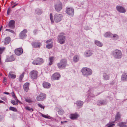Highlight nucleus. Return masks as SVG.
Segmentation results:
<instances>
[{"mask_svg": "<svg viewBox=\"0 0 127 127\" xmlns=\"http://www.w3.org/2000/svg\"><path fill=\"white\" fill-rule=\"evenodd\" d=\"M15 58L14 56L13 55H12L10 57L7 58L6 60L7 62H12L14 61Z\"/></svg>", "mask_w": 127, "mask_h": 127, "instance_id": "nucleus-21", "label": "nucleus"}, {"mask_svg": "<svg viewBox=\"0 0 127 127\" xmlns=\"http://www.w3.org/2000/svg\"><path fill=\"white\" fill-rule=\"evenodd\" d=\"M11 11V10L10 9V8H8L7 10V14L9 15Z\"/></svg>", "mask_w": 127, "mask_h": 127, "instance_id": "nucleus-48", "label": "nucleus"}, {"mask_svg": "<svg viewBox=\"0 0 127 127\" xmlns=\"http://www.w3.org/2000/svg\"><path fill=\"white\" fill-rule=\"evenodd\" d=\"M110 77L109 76L106 74L104 73L103 75V79L105 80H108Z\"/></svg>", "mask_w": 127, "mask_h": 127, "instance_id": "nucleus-27", "label": "nucleus"}, {"mask_svg": "<svg viewBox=\"0 0 127 127\" xmlns=\"http://www.w3.org/2000/svg\"><path fill=\"white\" fill-rule=\"evenodd\" d=\"M29 83L27 82L25 83L23 85L24 89L26 92H27L29 89Z\"/></svg>", "mask_w": 127, "mask_h": 127, "instance_id": "nucleus-19", "label": "nucleus"}, {"mask_svg": "<svg viewBox=\"0 0 127 127\" xmlns=\"http://www.w3.org/2000/svg\"><path fill=\"white\" fill-rule=\"evenodd\" d=\"M38 72L36 70H33L31 71L30 75L32 79H36L37 78Z\"/></svg>", "mask_w": 127, "mask_h": 127, "instance_id": "nucleus-5", "label": "nucleus"}, {"mask_svg": "<svg viewBox=\"0 0 127 127\" xmlns=\"http://www.w3.org/2000/svg\"><path fill=\"white\" fill-rule=\"evenodd\" d=\"M4 94L6 95H9V93L6 92H4Z\"/></svg>", "mask_w": 127, "mask_h": 127, "instance_id": "nucleus-57", "label": "nucleus"}, {"mask_svg": "<svg viewBox=\"0 0 127 127\" xmlns=\"http://www.w3.org/2000/svg\"><path fill=\"white\" fill-rule=\"evenodd\" d=\"M1 29H0V31H1Z\"/></svg>", "mask_w": 127, "mask_h": 127, "instance_id": "nucleus-63", "label": "nucleus"}, {"mask_svg": "<svg viewBox=\"0 0 127 127\" xmlns=\"http://www.w3.org/2000/svg\"><path fill=\"white\" fill-rule=\"evenodd\" d=\"M58 113L59 114L62 115L64 113V111L63 110L61 109L58 111Z\"/></svg>", "mask_w": 127, "mask_h": 127, "instance_id": "nucleus-40", "label": "nucleus"}, {"mask_svg": "<svg viewBox=\"0 0 127 127\" xmlns=\"http://www.w3.org/2000/svg\"><path fill=\"white\" fill-rule=\"evenodd\" d=\"M62 17V15L57 13L54 16L55 22L56 23H58L61 21Z\"/></svg>", "mask_w": 127, "mask_h": 127, "instance_id": "nucleus-7", "label": "nucleus"}, {"mask_svg": "<svg viewBox=\"0 0 127 127\" xmlns=\"http://www.w3.org/2000/svg\"><path fill=\"white\" fill-rule=\"evenodd\" d=\"M121 80L122 81L125 82L127 81V73L124 71L121 76Z\"/></svg>", "mask_w": 127, "mask_h": 127, "instance_id": "nucleus-14", "label": "nucleus"}, {"mask_svg": "<svg viewBox=\"0 0 127 127\" xmlns=\"http://www.w3.org/2000/svg\"><path fill=\"white\" fill-rule=\"evenodd\" d=\"M27 32V30L26 29H24L19 34V37L21 39H23L26 37L27 36L26 33Z\"/></svg>", "mask_w": 127, "mask_h": 127, "instance_id": "nucleus-9", "label": "nucleus"}, {"mask_svg": "<svg viewBox=\"0 0 127 127\" xmlns=\"http://www.w3.org/2000/svg\"><path fill=\"white\" fill-rule=\"evenodd\" d=\"M78 106H81L83 104V102L81 101H79L76 103Z\"/></svg>", "mask_w": 127, "mask_h": 127, "instance_id": "nucleus-35", "label": "nucleus"}, {"mask_svg": "<svg viewBox=\"0 0 127 127\" xmlns=\"http://www.w3.org/2000/svg\"><path fill=\"white\" fill-rule=\"evenodd\" d=\"M115 121L110 122L108 124H107L108 126L107 127H113L115 125L114 123Z\"/></svg>", "mask_w": 127, "mask_h": 127, "instance_id": "nucleus-31", "label": "nucleus"}, {"mask_svg": "<svg viewBox=\"0 0 127 127\" xmlns=\"http://www.w3.org/2000/svg\"><path fill=\"white\" fill-rule=\"evenodd\" d=\"M67 121H61V124H63L64 123H67Z\"/></svg>", "mask_w": 127, "mask_h": 127, "instance_id": "nucleus-53", "label": "nucleus"}, {"mask_svg": "<svg viewBox=\"0 0 127 127\" xmlns=\"http://www.w3.org/2000/svg\"><path fill=\"white\" fill-rule=\"evenodd\" d=\"M9 109L10 110L16 112L17 111V109L14 107L10 106L9 108Z\"/></svg>", "mask_w": 127, "mask_h": 127, "instance_id": "nucleus-39", "label": "nucleus"}, {"mask_svg": "<svg viewBox=\"0 0 127 127\" xmlns=\"http://www.w3.org/2000/svg\"><path fill=\"white\" fill-rule=\"evenodd\" d=\"M52 40V39H50L47 40L46 41V43H47L49 42H50Z\"/></svg>", "mask_w": 127, "mask_h": 127, "instance_id": "nucleus-52", "label": "nucleus"}, {"mask_svg": "<svg viewBox=\"0 0 127 127\" xmlns=\"http://www.w3.org/2000/svg\"><path fill=\"white\" fill-rule=\"evenodd\" d=\"M16 55L20 56L22 54L23 50L21 48H19L16 49L14 51Z\"/></svg>", "mask_w": 127, "mask_h": 127, "instance_id": "nucleus-11", "label": "nucleus"}, {"mask_svg": "<svg viewBox=\"0 0 127 127\" xmlns=\"http://www.w3.org/2000/svg\"><path fill=\"white\" fill-rule=\"evenodd\" d=\"M117 10L119 12L125 13L126 12V10L123 7L120 5H117L116 7Z\"/></svg>", "mask_w": 127, "mask_h": 127, "instance_id": "nucleus-12", "label": "nucleus"}, {"mask_svg": "<svg viewBox=\"0 0 127 127\" xmlns=\"http://www.w3.org/2000/svg\"><path fill=\"white\" fill-rule=\"evenodd\" d=\"M121 116L120 113L118 112L115 116V120L114 121L115 122L116 121L120 120L121 118Z\"/></svg>", "mask_w": 127, "mask_h": 127, "instance_id": "nucleus-25", "label": "nucleus"}, {"mask_svg": "<svg viewBox=\"0 0 127 127\" xmlns=\"http://www.w3.org/2000/svg\"><path fill=\"white\" fill-rule=\"evenodd\" d=\"M126 124V123L122 122L118 123L117 125L120 127H126L127 126L125 125Z\"/></svg>", "mask_w": 127, "mask_h": 127, "instance_id": "nucleus-22", "label": "nucleus"}, {"mask_svg": "<svg viewBox=\"0 0 127 127\" xmlns=\"http://www.w3.org/2000/svg\"><path fill=\"white\" fill-rule=\"evenodd\" d=\"M106 103V100H102L98 101L97 102V104L98 105H103L105 104Z\"/></svg>", "mask_w": 127, "mask_h": 127, "instance_id": "nucleus-20", "label": "nucleus"}, {"mask_svg": "<svg viewBox=\"0 0 127 127\" xmlns=\"http://www.w3.org/2000/svg\"><path fill=\"white\" fill-rule=\"evenodd\" d=\"M41 115L44 118H48L49 116H47L46 115H44L42 113L41 114Z\"/></svg>", "mask_w": 127, "mask_h": 127, "instance_id": "nucleus-49", "label": "nucleus"}, {"mask_svg": "<svg viewBox=\"0 0 127 127\" xmlns=\"http://www.w3.org/2000/svg\"><path fill=\"white\" fill-rule=\"evenodd\" d=\"M24 73L23 72L22 74L20 75L19 77V81H22V78L24 77Z\"/></svg>", "mask_w": 127, "mask_h": 127, "instance_id": "nucleus-41", "label": "nucleus"}, {"mask_svg": "<svg viewBox=\"0 0 127 127\" xmlns=\"http://www.w3.org/2000/svg\"><path fill=\"white\" fill-rule=\"evenodd\" d=\"M50 19L52 24L54 23V21L52 15V13H51L50 15Z\"/></svg>", "mask_w": 127, "mask_h": 127, "instance_id": "nucleus-44", "label": "nucleus"}, {"mask_svg": "<svg viewBox=\"0 0 127 127\" xmlns=\"http://www.w3.org/2000/svg\"><path fill=\"white\" fill-rule=\"evenodd\" d=\"M112 34L110 32H107L104 34V36L105 37H111L112 36Z\"/></svg>", "mask_w": 127, "mask_h": 127, "instance_id": "nucleus-34", "label": "nucleus"}, {"mask_svg": "<svg viewBox=\"0 0 127 127\" xmlns=\"http://www.w3.org/2000/svg\"><path fill=\"white\" fill-rule=\"evenodd\" d=\"M92 95V94H91L90 95V96L92 97H93L94 96V95Z\"/></svg>", "mask_w": 127, "mask_h": 127, "instance_id": "nucleus-60", "label": "nucleus"}, {"mask_svg": "<svg viewBox=\"0 0 127 127\" xmlns=\"http://www.w3.org/2000/svg\"><path fill=\"white\" fill-rule=\"evenodd\" d=\"M4 103V101H3L1 100H0V103Z\"/></svg>", "mask_w": 127, "mask_h": 127, "instance_id": "nucleus-59", "label": "nucleus"}, {"mask_svg": "<svg viewBox=\"0 0 127 127\" xmlns=\"http://www.w3.org/2000/svg\"><path fill=\"white\" fill-rule=\"evenodd\" d=\"M25 108L26 110H28L29 111H30L31 110H32V111H33V109L32 108H31L30 107L28 106L26 107H25Z\"/></svg>", "mask_w": 127, "mask_h": 127, "instance_id": "nucleus-43", "label": "nucleus"}, {"mask_svg": "<svg viewBox=\"0 0 127 127\" xmlns=\"http://www.w3.org/2000/svg\"><path fill=\"white\" fill-rule=\"evenodd\" d=\"M60 77V74L59 73H56L53 74L52 78V79L54 80H58Z\"/></svg>", "mask_w": 127, "mask_h": 127, "instance_id": "nucleus-18", "label": "nucleus"}, {"mask_svg": "<svg viewBox=\"0 0 127 127\" xmlns=\"http://www.w3.org/2000/svg\"><path fill=\"white\" fill-rule=\"evenodd\" d=\"M78 117V115L76 114H72L70 116V118L72 119L77 118Z\"/></svg>", "mask_w": 127, "mask_h": 127, "instance_id": "nucleus-26", "label": "nucleus"}, {"mask_svg": "<svg viewBox=\"0 0 127 127\" xmlns=\"http://www.w3.org/2000/svg\"><path fill=\"white\" fill-rule=\"evenodd\" d=\"M11 103L13 105H18V104L17 102H16L14 100H11Z\"/></svg>", "mask_w": 127, "mask_h": 127, "instance_id": "nucleus-42", "label": "nucleus"}, {"mask_svg": "<svg viewBox=\"0 0 127 127\" xmlns=\"http://www.w3.org/2000/svg\"><path fill=\"white\" fill-rule=\"evenodd\" d=\"M25 101L29 103H32L33 102L32 101V100L30 98H25Z\"/></svg>", "mask_w": 127, "mask_h": 127, "instance_id": "nucleus-38", "label": "nucleus"}, {"mask_svg": "<svg viewBox=\"0 0 127 127\" xmlns=\"http://www.w3.org/2000/svg\"><path fill=\"white\" fill-rule=\"evenodd\" d=\"M112 55L114 58L117 59H120L122 56L121 51L118 49H116L113 51Z\"/></svg>", "mask_w": 127, "mask_h": 127, "instance_id": "nucleus-1", "label": "nucleus"}, {"mask_svg": "<svg viewBox=\"0 0 127 127\" xmlns=\"http://www.w3.org/2000/svg\"><path fill=\"white\" fill-rule=\"evenodd\" d=\"M7 81V79L5 77H4L3 78V83H4L5 82H6Z\"/></svg>", "mask_w": 127, "mask_h": 127, "instance_id": "nucleus-50", "label": "nucleus"}, {"mask_svg": "<svg viewBox=\"0 0 127 127\" xmlns=\"http://www.w3.org/2000/svg\"><path fill=\"white\" fill-rule=\"evenodd\" d=\"M44 62V61L43 59L37 58L35 60L32 62V64L34 65H40L43 63Z\"/></svg>", "mask_w": 127, "mask_h": 127, "instance_id": "nucleus-6", "label": "nucleus"}, {"mask_svg": "<svg viewBox=\"0 0 127 127\" xmlns=\"http://www.w3.org/2000/svg\"><path fill=\"white\" fill-rule=\"evenodd\" d=\"M11 95H12V96H13V95H15V94H14V92H12L11 93Z\"/></svg>", "mask_w": 127, "mask_h": 127, "instance_id": "nucleus-58", "label": "nucleus"}, {"mask_svg": "<svg viewBox=\"0 0 127 127\" xmlns=\"http://www.w3.org/2000/svg\"><path fill=\"white\" fill-rule=\"evenodd\" d=\"M15 21L14 20H10L8 24V26L11 29H13L14 28Z\"/></svg>", "mask_w": 127, "mask_h": 127, "instance_id": "nucleus-16", "label": "nucleus"}, {"mask_svg": "<svg viewBox=\"0 0 127 127\" xmlns=\"http://www.w3.org/2000/svg\"><path fill=\"white\" fill-rule=\"evenodd\" d=\"M15 100H16V102H17L18 103V102H20L17 99H17H16Z\"/></svg>", "mask_w": 127, "mask_h": 127, "instance_id": "nucleus-54", "label": "nucleus"}, {"mask_svg": "<svg viewBox=\"0 0 127 127\" xmlns=\"http://www.w3.org/2000/svg\"><path fill=\"white\" fill-rule=\"evenodd\" d=\"M15 99H17V97L15 95H13V96H12Z\"/></svg>", "mask_w": 127, "mask_h": 127, "instance_id": "nucleus-55", "label": "nucleus"}, {"mask_svg": "<svg viewBox=\"0 0 127 127\" xmlns=\"http://www.w3.org/2000/svg\"><path fill=\"white\" fill-rule=\"evenodd\" d=\"M79 56L78 55H75L73 58V61L75 62H77L79 60Z\"/></svg>", "mask_w": 127, "mask_h": 127, "instance_id": "nucleus-30", "label": "nucleus"}, {"mask_svg": "<svg viewBox=\"0 0 127 127\" xmlns=\"http://www.w3.org/2000/svg\"><path fill=\"white\" fill-rule=\"evenodd\" d=\"M95 43L96 45L98 46L102 47L103 46L102 43L101 42L95 40Z\"/></svg>", "mask_w": 127, "mask_h": 127, "instance_id": "nucleus-29", "label": "nucleus"}, {"mask_svg": "<svg viewBox=\"0 0 127 127\" xmlns=\"http://www.w3.org/2000/svg\"><path fill=\"white\" fill-rule=\"evenodd\" d=\"M38 105L39 107L41 108L44 109V108L45 107V106L42 105V104L40 103L38 104Z\"/></svg>", "mask_w": 127, "mask_h": 127, "instance_id": "nucleus-46", "label": "nucleus"}, {"mask_svg": "<svg viewBox=\"0 0 127 127\" xmlns=\"http://www.w3.org/2000/svg\"><path fill=\"white\" fill-rule=\"evenodd\" d=\"M38 30L37 29L34 30L33 31V32L34 34H37V32Z\"/></svg>", "mask_w": 127, "mask_h": 127, "instance_id": "nucleus-51", "label": "nucleus"}, {"mask_svg": "<svg viewBox=\"0 0 127 127\" xmlns=\"http://www.w3.org/2000/svg\"><path fill=\"white\" fill-rule=\"evenodd\" d=\"M54 57H49V62L48 64L49 65H51L53 64Z\"/></svg>", "mask_w": 127, "mask_h": 127, "instance_id": "nucleus-24", "label": "nucleus"}, {"mask_svg": "<svg viewBox=\"0 0 127 127\" xmlns=\"http://www.w3.org/2000/svg\"><path fill=\"white\" fill-rule=\"evenodd\" d=\"M32 45L34 48H39L41 45V44L38 42H32Z\"/></svg>", "mask_w": 127, "mask_h": 127, "instance_id": "nucleus-15", "label": "nucleus"}, {"mask_svg": "<svg viewBox=\"0 0 127 127\" xmlns=\"http://www.w3.org/2000/svg\"><path fill=\"white\" fill-rule=\"evenodd\" d=\"M58 41L59 43L63 44L64 43L66 40L65 36L64 35L60 34L58 36Z\"/></svg>", "mask_w": 127, "mask_h": 127, "instance_id": "nucleus-4", "label": "nucleus"}, {"mask_svg": "<svg viewBox=\"0 0 127 127\" xmlns=\"http://www.w3.org/2000/svg\"><path fill=\"white\" fill-rule=\"evenodd\" d=\"M35 12L38 14H40L42 13V11L41 9H37L35 10Z\"/></svg>", "mask_w": 127, "mask_h": 127, "instance_id": "nucleus-37", "label": "nucleus"}, {"mask_svg": "<svg viewBox=\"0 0 127 127\" xmlns=\"http://www.w3.org/2000/svg\"><path fill=\"white\" fill-rule=\"evenodd\" d=\"M111 38L113 40H116L119 38L118 35L116 34H112Z\"/></svg>", "mask_w": 127, "mask_h": 127, "instance_id": "nucleus-33", "label": "nucleus"}, {"mask_svg": "<svg viewBox=\"0 0 127 127\" xmlns=\"http://www.w3.org/2000/svg\"><path fill=\"white\" fill-rule=\"evenodd\" d=\"M10 37H6L4 39V43L5 44H8L10 41Z\"/></svg>", "mask_w": 127, "mask_h": 127, "instance_id": "nucleus-23", "label": "nucleus"}, {"mask_svg": "<svg viewBox=\"0 0 127 127\" xmlns=\"http://www.w3.org/2000/svg\"><path fill=\"white\" fill-rule=\"evenodd\" d=\"M46 97V95L43 93H41L39 95L37 96L36 99L38 101L42 100L44 99Z\"/></svg>", "mask_w": 127, "mask_h": 127, "instance_id": "nucleus-13", "label": "nucleus"}, {"mask_svg": "<svg viewBox=\"0 0 127 127\" xmlns=\"http://www.w3.org/2000/svg\"><path fill=\"white\" fill-rule=\"evenodd\" d=\"M84 55L86 57H88L91 56L93 53L92 51L90 50H88L85 51L84 53Z\"/></svg>", "mask_w": 127, "mask_h": 127, "instance_id": "nucleus-17", "label": "nucleus"}, {"mask_svg": "<svg viewBox=\"0 0 127 127\" xmlns=\"http://www.w3.org/2000/svg\"><path fill=\"white\" fill-rule=\"evenodd\" d=\"M43 86L45 88H49L50 86V84L47 82H44L43 83Z\"/></svg>", "mask_w": 127, "mask_h": 127, "instance_id": "nucleus-28", "label": "nucleus"}, {"mask_svg": "<svg viewBox=\"0 0 127 127\" xmlns=\"http://www.w3.org/2000/svg\"><path fill=\"white\" fill-rule=\"evenodd\" d=\"M53 46V43H50L46 45V48L48 49L51 48Z\"/></svg>", "mask_w": 127, "mask_h": 127, "instance_id": "nucleus-36", "label": "nucleus"}, {"mask_svg": "<svg viewBox=\"0 0 127 127\" xmlns=\"http://www.w3.org/2000/svg\"><path fill=\"white\" fill-rule=\"evenodd\" d=\"M1 99L4 100H5L6 99V98L4 97H1Z\"/></svg>", "mask_w": 127, "mask_h": 127, "instance_id": "nucleus-56", "label": "nucleus"}, {"mask_svg": "<svg viewBox=\"0 0 127 127\" xmlns=\"http://www.w3.org/2000/svg\"><path fill=\"white\" fill-rule=\"evenodd\" d=\"M67 61L66 59H62L60 62L57 64V65L59 69H64L67 65Z\"/></svg>", "mask_w": 127, "mask_h": 127, "instance_id": "nucleus-2", "label": "nucleus"}, {"mask_svg": "<svg viewBox=\"0 0 127 127\" xmlns=\"http://www.w3.org/2000/svg\"><path fill=\"white\" fill-rule=\"evenodd\" d=\"M11 4L12 5H13V6H12V8H14L15 6H16L17 4H15V3L14 2H12L11 3Z\"/></svg>", "mask_w": 127, "mask_h": 127, "instance_id": "nucleus-45", "label": "nucleus"}, {"mask_svg": "<svg viewBox=\"0 0 127 127\" xmlns=\"http://www.w3.org/2000/svg\"><path fill=\"white\" fill-rule=\"evenodd\" d=\"M1 64V56L0 55V64Z\"/></svg>", "mask_w": 127, "mask_h": 127, "instance_id": "nucleus-61", "label": "nucleus"}, {"mask_svg": "<svg viewBox=\"0 0 127 127\" xmlns=\"http://www.w3.org/2000/svg\"><path fill=\"white\" fill-rule=\"evenodd\" d=\"M55 6L56 10L57 12H59L62 9V4L61 2H59L55 4Z\"/></svg>", "mask_w": 127, "mask_h": 127, "instance_id": "nucleus-8", "label": "nucleus"}, {"mask_svg": "<svg viewBox=\"0 0 127 127\" xmlns=\"http://www.w3.org/2000/svg\"><path fill=\"white\" fill-rule=\"evenodd\" d=\"M81 71L83 74L86 76L90 75L92 73V70L86 67L83 68L82 69Z\"/></svg>", "mask_w": 127, "mask_h": 127, "instance_id": "nucleus-3", "label": "nucleus"}, {"mask_svg": "<svg viewBox=\"0 0 127 127\" xmlns=\"http://www.w3.org/2000/svg\"><path fill=\"white\" fill-rule=\"evenodd\" d=\"M2 28V26H1L0 27V29H1Z\"/></svg>", "mask_w": 127, "mask_h": 127, "instance_id": "nucleus-62", "label": "nucleus"}, {"mask_svg": "<svg viewBox=\"0 0 127 127\" xmlns=\"http://www.w3.org/2000/svg\"><path fill=\"white\" fill-rule=\"evenodd\" d=\"M5 31L10 32L12 33H14V31L11 30L6 29Z\"/></svg>", "mask_w": 127, "mask_h": 127, "instance_id": "nucleus-47", "label": "nucleus"}, {"mask_svg": "<svg viewBox=\"0 0 127 127\" xmlns=\"http://www.w3.org/2000/svg\"><path fill=\"white\" fill-rule=\"evenodd\" d=\"M66 12L69 16H73L74 15V9L71 7L66 8Z\"/></svg>", "mask_w": 127, "mask_h": 127, "instance_id": "nucleus-10", "label": "nucleus"}, {"mask_svg": "<svg viewBox=\"0 0 127 127\" xmlns=\"http://www.w3.org/2000/svg\"><path fill=\"white\" fill-rule=\"evenodd\" d=\"M8 76L9 78L14 79L16 78V75L15 74H13L12 72H10L9 73Z\"/></svg>", "mask_w": 127, "mask_h": 127, "instance_id": "nucleus-32", "label": "nucleus"}]
</instances>
